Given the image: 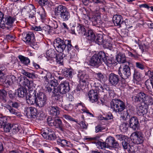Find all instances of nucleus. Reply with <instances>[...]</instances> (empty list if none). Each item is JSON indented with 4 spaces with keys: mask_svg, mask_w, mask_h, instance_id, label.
I'll return each instance as SVG.
<instances>
[{
    "mask_svg": "<svg viewBox=\"0 0 153 153\" xmlns=\"http://www.w3.org/2000/svg\"><path fill=\"white\" fill-rule=\"evenodd\" d=\"M104 56L105 53L102 51H100L98 53L94 54L89 61V65L98 68L102 63Z\"/></svg>",
    "mask_w": 153,
    "mask_h": 153,
    "instance_id": "4",
    "label": "nucleus"
},
{
    "mask_svg": "<svg viewBox=\"0 0 153 153\" xmlns=\"http://www.w3.org/2000/svg\"><path fill=\"white\" fill-rule=\"evenodd\" d=\"M136 67L141 70H143L145 68V66L141 63L140 62H136Z\"/></svg>",
    "mask_w": 153,
    "mask_h": 153,
    "instance_id": "62",
    "label": "nucleus"
},
{
    "mask_svg": "<svg viewBox=\"0 0 153 153\" xmlns=\"http://www.w3.org/2000/svg\"><path fill=\"white\" fill-rule=\"evenodd\" d=\"M105 142L107 146L116 148L118 145L117 141L113 137L109 136L106 139Z\"/></svg>",
    "mask_w": 153,
    "mask_h": 153,
    "instance_id": "19",
    "label": "nucleus"
},
{
    "mask_svg": "<svg viewBox=\"0 0 153 153\" xmlns=\"http://www.w3.org/2000/svg\"><path fill=\"white\" fill-rule=\"evenodd\" d=\"M41 74L42 78L45 82H49L52 78V75L50 72L46 70L42 71Z\"/></svg>",
    "mask_w": 153,
    "mask_h": 153,
    "instance_id": "24",
    "label": "nucleus"
},
{
    "mask_svg": "<svg viewBox=\"0 0 153 153\" xmlns=\"http://www.w3.org/2000/svg\"><path fill=\"white\" fill-rule=\"evenodd\" d=\"M42 136L46 140H55L56 138V136L54 131L51 129L48 130V132H44Z\"/></svg>",
    "mask_w": 153,
    "mask_h": 153,
    "instance_id": "17",
    "label": "nucleus"
},
{
    "mask_svg": "<svg viewBox=\"0 0 153 153\" xmlns=\"http://www.w3.org/2000/svg\"><path fill=\"white\" fill-rule=\"evenodd\" d=\"M41 7L45 6L48 4V0H35Z\"/></svg>",
    "mask_w": 153,
    "mask_h": 153,
    "instance_id": "56",
    "label": "nucleus"
},
{
    "mask_svg": "<svg viewBox=\"0 0 153 153\" xmlns=\"http://www.w3.org/2000/svg\"><path fill=\"white\" fill-rule=\"evenodd\" d=\"M110 106L113 111L119 114L123 111L126 106L125 103L121 100L115 99L110 102Z\"/></svg>",
    "mask_w": 153,
    "mask_h": 153,
    "instance_id": "3",
    "label": "nucleus"
},
{
    "mask_svg": "<svg viewBox=\"0 0 153 153\" xmlns=\"http://www.w3.org/2000/svg\"><path fill=\"white\" fill-rule=\"evenodd\" d=\"M129 149L128 150V152L130 153H135L138 150L137 146L136 145L134 144L132 146L129 145Z\"/></svg>",
    "mask_w": 153,
    "mask_h": 153,
    "instance_id": "46",
    "label": "nucleus"
},
{
    "mask_svg": "<svg viewBox=\"0 0 153 153\" xmlns=\"http://www.w3.org/2000/svg\"><path fill=\"white\" fill-rule=\"evenodd\" d=\"M31 93H32V94H30L28 98H27V102L29 104L32 105L36 104V105L37 96L36 91L34 90L33 91H32Z\"/></svg>",
    "mask_w": 153,
    "mask_h": 153,
    "instance_id": "21",
    "label": "nucleus"
},
{
    "mask_svg": "<svg viewBox=\"0 0 153 153\" xmlns=\"http://www.w3.org/2000/svg\"><path fill=\"white\" fill-rule=\"evenodd\" d=\"M7 118L6 117H2L0 118V128L3 127L4 125L8 123Z\"/></svg>",
    "mask_w": 153,
    "mask_h": 153,
    "instance_id": "45",
    "label": "nucleus"
},
{
    "mask_svg": "<svg viewBox=\"0 0 153 153\" xmlns=\"http://www.w3.org/2000/svg\"><path fill=\"white\" fill-rule=\"evenodd\" d=\"M129 126L134 131L137 130L139 125L138 119L135 117H131L129 120Z\"/></svg>",
    "mask_w": 153,
    "mask_h": 153,
    "instance_id": "16",
    "label": "nucleus"
},
{
    "mask_svg": "<svg viewBox=\"0 0 153 153\" xmlns=\"http://www.w3.org/2000/svg\"><path fill=\"white\" fill-rule=\"evenodd\" d=\"M12 127L11 123H8L1 128H2L5 132H9L10 131V130L12 128Z\"/></svg>",
    "mask_w": 153,
    "mask_h": 153,
    "instance_id": "44",
    "label": "nucleus"
},
{
    "mask_svg": "<svg viewBox=\"0 0 153 153\" xmlns=\"http://www.w3.org/2000/svg\"><path fill=\"white\" fill-rule=\"evenodd\" d=\"M132 98L135 102H143L139 93H138L136 96L133 97Z\"/></svg>",
    "mask_w": 153,
    "mask_h": 153,
    "instance_id": "51",
    "label": "nucleus"
},
{
    "mask_svg": "<svg viewBox=\"0 0 153 153\" xmlns=\"http://www.w3.org/2000/svg\"><path fill=\"white\" fill-rule=\"evenodd\" d=\"M52 78L56 79L57 80L58 79L61 80H62L63 78L61 76V75H60L59 73L56 72H55L54 73L53 75L52 76Z\"/></svg>",
    "mask_w": 153,
    "mask_h": 153,
    "instance_id": "54",
    "label": "nucleus"
},
{
    "mask_svg": "<svg viewBox=\"0 0 153 153\" xmlns=\"http://www.w3.org/2000/svg\"><path fill=\"white\" fill-rule=\"evenodd\" d=\"M55 126L56 128L61 129L63 127L62 120L59 117H56L54 119Z\"/></svg>",
    "mask_w": 153,
    "mask_h": 153,
    "instance_id": "35",
    "label": "nucleus"
},
{
    "mask_svg": "<svg viewBox=\"0 0 153 153\" xmlns=\"http://www.w3.org/2000/svg\"><path fill=\"white\" fill-rule=\"evenodd\" d=\"M56 54L55 51L52 49H50L48 50L46 53V58H55Z\"/></svg>",
    "mask_w": 153,
    "mask_h": 153,
    "instance_id": "36",
    "label": "nucleus"
},
{
    "mask_svg": "<svg viewBox=\"0 0 153 153\" xmlns=\"http://www.w3.org/2000/svg\"><path fill=\"white\" fill-rule=\"evenodd\" d=\"M145 84L148 90L151 92V95H153V82L147 80L146 81Z\"/></svg>",
    "mask_w": 153,
    "mask_h": 153,
    "instance_id": "33",
    "label": "nucleus"
},
{
    "mask_svg": "<svg viewBox=\"0 0 153 153\" xmlns=\"http://www.w3.org/2000/svg\"><path fill=\"white\" fill-rule=\"evenodd\" d=\"M78 77L82 82H87L90 83L91 84H92L91 82V79L92 77L88 73L86 74L82 72L79 71L78 74Z\"/></svg>",
    "mask_w": 153,
    "mask_h": 153,
    "instance_id": "13",
    "label": "nucleus"
},
{
    "mask_svg": "<svg viewBox=\"0 0 153 153\" xmlns=\"http://www.w3.org/2000/svg\"><path fill=\"white\" fill-rule=\"evenodd\" d=\"M54 14L59 19L63 21H68L71 16L70 13L67 8L62 5L56 7L55 9Z\"/></svg>",
    "mask_w": 153,
    "mask_h": 153,
    "instance_id": "1",
    "label": "nucleus"
},
{
    "mask_svg": "<svg viewBox=\"0 0 153 153\" xmlns=\"http://www.w3.org/2000/svg\"><path fill=\"white\" fill-rule=\"evenodd\" d=\"M63 53H60L58 55L56 54V56L55 57L56 62L61 65H63Z\"/></svg>",
    "mask_w": 153,
    "mask_h": 153,
    "instance_id": "38",
    "label": "nucleus"
},
{
    "mask_svg": "<svg viewBox=\"0 0 153 153\" xmlns=\"http://www.w3.org/2000/svg\"><path fill=\"white\" fill-rule=\"evenodd\" d=\"M6 69L4 68H0V79H3L6 74Z\"/></svg>",
    "mask_w": 153,
    "mask_h": 153,
    "instance_id": "59",
    "label": "nucleus"
},
{
    "mask_svg": "<svg viewBox=\"0 0 153 153\" xmlns=\"http://www.w3.org/2000/svg\"><path fill=\"white\" fill-rule=\"evenodd\" d=\"M22 73L30 78L33 79L36 78V77L34 73H30L27 72L25 70H22Z\"/></svg>",
    "mask_w": 153,
    "mask_h": 153,
    "instance_id": "41",
    "label": "nucleus"
},
{
    "mask_svg": "<svg viewBox=\"0 0 153 153\" xmlns=\"http://www.w3.org/2000/svg\"><path fill=\"white\" fill-rule=\"evenodd\" d=\"M47 100L46 95L42 92L37 94L36 106L39 107H44L46 104Z\"/></svg>",
    "mask_w": 153,
    "mask_h": 153,
    "instance_id": "9",
    "label": "nucleus"
},
{
    "mask_svg": "<svg viewBox=\"0 0 153 153\" xmlns=\"http://www.w3.org/2000/svg\"><path fill=\"white\" fill-rule=\"evenodd\" d=\"M5 107L9 110L10 113L11 114L16 116L19 115V112L13 109L10 105H6Z\"/></svg>",
    "mask_w": 153,
    "mask_h": 153,
    "instance_id": "39",
    "label": "nucleus"
},
{
    "mask_svg": "<svg viewBox=\"0 0 153 153\" xmlns=\"http://www.w3.org/2000/svg\"><path fill=\"white\" fill-rule=\"evenodd\" d=\"M133 78L134 80L137 81H139L141 80V78L140 73L135 70H134Z\"/></svg>",
    "mask_w": 153,
    "mask_h": 153,
    "instance_id": "49",
    "label": "nucleus"
},
{
    "mask_svg": "<svg viewBox=\"0 0 153 153\" xmlns=\"http://www.w3.org/2000/svg\"><path fill=\"white\" fill-rule=\"evenodd\" d=\"M62 73L63 75L68 78H71L73 74V72L71 69L65 68L62 70Z\"/></svg>",
    "mask_w": 153,
    "mask_h": 153,
    "instance_id": "34",
    "label": "nucleus"
},
{
    "mask_svg": "<svg viewBox=\"0 0 153 153\" xmlns=\"http://www.w3.org/2000/svg\"><path fill=\"white\" fill-rule=\"evenodd\" d=\"M137 113L139 116H143L147 112V110L142 105H140L137 108Z\"/></svg>",
    "mask_w": 153,
    "mask_h": 153,
    "instance_id": "32",
    "label": "nucleus"
},
{
    "mask_svg": "<svg viewBox=\"0 0 153 153\" xmlns=\"http://www.w3.org/2000/svg\"><path fill=\"white\" fill-rule=\"evenodd\" d=\"M116 59L119 63H124L126 61V58L124 54L119 53L116 57Z\"/></svg>",
    "mask_w": 153,
    "mask_h": 153,
    "instance_id": "30",
    "label": "nucleus"
},
{
    "mask_svg": "<svg viewBox=\"0 0 153 153\" xmlns=\"http://www.w3.org/2000/svg\"><path fill=\"white\" fill-rule=\"evenodd\" d=\"M113 20L115 25L119 26V27H123L126 24L122 16L120 15H114L113 18Z\"/></svg>",
    "mask_w": 153,
    "mask_h": 153,
    "instance_id": "15",
    "label": "nucleus"
},
{
    "mask_svg": "<svg viewBox=\"0 0 153 153\" xmlns=\"http://www.w3.org/2000/svg\"><path fill=\"white\" fill-rule=\"evenodd\" d=\"M131 140L134 143L136 144H140L143 143L144 139L142 133L140 131H136L132 134Z\"/></svg>",
    "mask_w": 153,
    "mask_h": 153,
    "instance_id": "10",
    "label": "nucleus"
},
{
    "mask_svg": "<svg viewBox=\"0 0 153 153\" xmlns=\"http://www.w3.org/2000/svg\"><path fill=\"white\" fill-rule=\"evenodd\" d=\"M8 94L9 97L11 99H13L15 96H16V92H14L11 90L8 91Z\"/></svg>",
    "mask_w": 153,
    "mask_h": 153,
    "instance_id": "61",
    "label": "nucleus"
},
{
    "mask_svg": "<svg viewBox=\"0 0 153 153\" xmlns=\"http://www.w3.org/2000/svg\"><path fill=\"white\" fill-rule=\"evenodd\" d=\"M12 128L11 131L14 134L16 133L19 131L20 127L18 125L15 124L12 126Z\"/></svg>",
    "mask_w": 153,
    "mask_h": 153,
    "instance_id": "53",
    "label": "nucleus"
},
{
    "mask_svg": "<svg viewBox=\"0 0 153 153\" xmlns=\"http://www.w3.org/2000/svg\"><path fill=\"white\" fill-rule=\"evenodd\" d=\"M7 76L8 77V79H9L10 80V81L13 84H14L16 82L17 79L15 76L12 75H8Z\"/></svg>",
    "mask_w": 153,
    "mask_h": 153,
    "instance_id": "57",
    "label": "nucleus"
},
{
    "mask_svg": "<svg viewBox=\"0 0 153 153\" xmlns=\"http://www.w3.org/2000/svg\"><path fill=\"white\" fill-rule=\"evenodd\" d=\"M83 36L86 37L88 40L93 42L94 41L96 35L92 30H89L87 32L85 31V33Z\"/></svg>",
    "mask_w": 153,
    "mask_h": 153,
    "instance_id": "27",
    "label": "nucleus"
},
{
    "mask_svg": "<svg viewBox=\"0 0 153 153\" xmlns=\"http://www.w3.org/2000/svg\"><path fill=\"white\" fill-rule=\"evenodd\" d=\"M7 92L4 89H1L0 90V95L1 98L5 97L7 95Z\"/></svg>",
    "mask_w": 153,
    "mask_h": 153,
    "instance_id": "64",
    "label": "nucleus"
},
{
    "mask_svg": "<svg viewBox=\"0 0 153 153\" xmlns=\"http://www.w3.org/2000/svg\"><path fill=\"white\" fill-rule=\"evenodd\" d=\"M25 9L27 12L30 14L29 17L31 18H33L35 17L34 15L36 12L35 7L33 5L30 4L25 7Z\"/></svg>",
    "mask_w": 153,
    "mask_h": 153,
    "instance_id": "25",
    "label": "nucleus"
},
{
    "mask_svg": "<svg viewBox=\"0 0 153 153\" xmlns=\"http://www.w3.org/2000/svg\"><path fill=\"white\" fill-rule=\"evenodd\" d=\"M131 139L128 137L122 142V145L123 148L125 149H127L128 146H129V143L130 142Z\"/></svg>",
    "mask_w": 153,
    "mask_h": 153,
    "instance_id": "47",
    "label": "nucleus"
},
{
    "mask_svg": "<svg viewBox=\"0 0 153 153\" xmlns=\"http://www.w3.org/2000/svg\"><path fill=\"white\" fill-rule=\"evenodd\" d=\"M120 77L118 75L114 73H111L109 75V80L111 84L115 85L120 81Z\"/></svg>",
    "mask_w": 153,
    "mask_h": 153,
    "instance_id": "20",
    "label": "nucleus"
},
{
    "mask_svg": "<svg viewBox=\"0 0 153 153\" xmlns=\"http://www.w3.org/2000/svg\"><path fill=\"white\" fill-rule=\"evenodd\" d=\"M18 58L21 62L24 65H27L30 62V60L27 57L20 55L19 56Z\"/></svg>",
    "mask_w": 153,
    "mask_h": 153,
    "instance_id": "37",
    "label": "nucleus"
},
{
    "mask_svg": "<svg viewBox=\"0 0 153 153\" xmlns=\"http://www.w3.org/2000/svg\"><path fill=\"white\" fill-rule=\"evenodd\" d=\"M47 122L49 126H55L54 119L53 120L51 117H49L47 118Z\"/></svg>",
    "mask_w": 153,
    "mask_h": 153,
    "instance_id": "58",
    "label": "nucleus"
},
{
    "mask_svg": "<svg viewBox=\"0 0 153 153\" xmlns=\"http://www.w3.org/2000/svg\"><path fill=\"white\" fill-rule=\"evenodd\" d=\"M115 137L117 140H119L120 141H123L128 137L126 136H125L124 135L122 134H117L115 135Z\"/></svg>",
    "mask_w": 153,
    "mask_h": 153,
    "instance_id": "55",
    "label": "nucleus"
},
{
    "mask_svg": "<svg viewBox=\"0 0 153 153\" xmlns=\"http://www.w3.org/2000/svg\"><path fill=\"white\" fill-rule=\"evenodd\" d=\"M131 63L129 62L126 65H123L122 68H120L119 71V74L122 78L126 79L128 78L131 75L130 68L129 65Z\"/></svg>",
    "mask_w": 153,
    "mask_h": 153,
    "instance_id": "7",
    "label": "nucleus"
},
{
    "mask_svg": "<svg viewBox=\"0 0 153 153\" xmlns=\"http://www.w3.org/2000/svg\"><path fill=\"white\" fill-rule=\"evenodd\" d=\"M19 81L20 85L23 86H27L29 89L31 88L30 81L25 77H22L20 78Z\"/></svg>",
    "mask_w": 153,
    "mask_h": 153,
    "instance_id": "26",
    "label": "nucleus"
},
{
    "mask_svg": "<svg viewBox=\"0 0 153 153\" xmlns=\"http://www.w3.org/2000/svg\"><path fill=\"white\" fill-rule=\"evenodd\" d=\"M98 144L99 146H100L99 148L101 149H103V148H106L107 146L106 142H104L99 141L98 143Z\"/></svg>",
    "mask_w": 153,
    "mask_h": 153,
    "instance_id": "63",
    "label": "nucleus"
},
{
    "mask_svg": "<svg viewBox=\"0 0 153 153\" xmlns=\"http://www.w3.org/2000/svg\"><path fill=\"white\" fill-rule=\"evenodd\" d=\"M15 20L14 17L7 15L4 17L1 24H0V27L2 28H7V29L10 28Z\"/></svg>",
    "mask_w": 153,
    "mask_h": 153,
    "instance_id": "8",
    "label": "nucleus"
},
{
    "mask_svg": "<svg viewBox=\"0 0 153 153\" xmlns=\"http://www.w3.org/2000/svg\"><path fill=\"white\" fill-rule=\"evenodd\" d=\"M47 109L50 114L53 116H57L59 114V108L55 106L49 105Z\"/></svg>",
    "mask_w": 153,
    "mask_h": 153,
    "instance_id": "23",
    "label": "nucleus"
},
{
    "mask_svg": "<svg viewBox=\"0 0 153 153\" xmlns=\"http://www.w3.org/2000/svg\"><path fill=\"white\" fill-rule=\"evenodd\" d=\"M139 93L143 102L145 101H147L149 100V99L150 100H152V98L150 97L147 94H145L143 92H141Z\"/></svg>",
    "mask_w": 153,
    "mask_h": 153,
    "instance_id": "42",
    "label": "nucleus"
},
{
    "mask_svg": "<svg viewBox=\"0 0 153 153\" xmlns=\"http://www.w3.org/2000/svg\"><path fill=\"white\" fill-rule=\"evenodd\" d=\"M54 45L56 50L59 53L63 52L66 46L67 49L68 51H71L73 48L70 40H66L64 41L59 38H58L55 40Z\"/></svg>",
    "mask_w": 153,
    "mask_h": 153,
    "instance_id": "2",
    "label": "nucleus"
},
{
    "mask_svg": "<svg viewBox=\"0 0 153 153\" xmlns=\"http://www.w3.org/2000/svg\"><path fill=\"white\" fill-rule=\"evenodd\" d=\"M62 117L63 118L65 119L66 120H68L70 121H72L75 122H77L76 120H75L74 118H72L71 117L68 115H63L62 116Z\"/></svg>",
    "mask_w": 153,
    "mask_h": 153,
    "instance_id": "60",
    "label": "nucleus"
},
{
    "mask_svg": "<svg viewBox=\"0 0 153 153\" xmlns=\"http://www.w3.org/2000/svg\"><path fill=\"white\" fill-rule=\"evenodd\" d=\"M70 89L69 82L65 81L61 82L56 88H54L53 93L55 94L59 92L60 94H64L68 92Z\"/></svg>",
    "mask_w": 153,
    "mask_h": 153,
    "instance_id": "6",
    "label": "nucleus"
},
{
    "mask_svg": "<svg viewBox=\"0 0 153 153\" xmlns=\"http://www.w3.org/2000/svg\"><path fill=\"white\" fill-rule=\"evenodd\" d=\"M49 26L52 30L56 29L58 27L57 22L55 20H53L50 21Z\"/></svg>",
    "mask_w": 153,
    "mask_h": 153,
    "instance_id": "48",
    "label": "nucleus"
},
{
    "mask_svg": "<svg viewBox=\"0 0 153 153\" xmlns=\"http://www.w3.org/2000/svg\"><path fill=\"white\" fill-rule=\"evenodd\" d=\"M93 86L95 88L96 90L99 92H103L104 88L98 82H95L94 83Z\"/></svg>",
    "mask_w": 153,
    "mask_h": 153,
    "instance_id": "43",
    "label": "nucleus"
},
{
    "mask_svg": "<svg viewBox=\"0 0 153 153\" xmlns=\"http://www.w3.org/2000/svg\"><path fill=\"white\" fill-rule=\"evenodd\" d=\"M138 45L142 52L147 51L150 47L149 44L147 42L139 43Z\"/></svg>",
    "mask_w": 153,
    "mask_h": 153,
    "instance_id": "31",
    "label": "nucleus"
},
{
    "mask_svg": "<svg viewBox=\"0 0 153 153\" xmlns=\"http://www.w3.org/2000/svg\"><path fill=\"white\" fill-rule=\"evenodd\" d=\"M50 85L52 87H53V88L54 89V88L56 87L58 85V80L56 79L51 78L50 80Z\"/></svg>",
    "mask_w": 153,
    "mask_h": 153,
    "instance_id": "52",
    "label": "nucleus"
},
{
    "mask_svg": "<svg viewBox=\"0 0 153 153\" xmlns=\"http://www.w3.org/2000/svg\"><path fill=\"white\" fill-rule=\"evenodd\" d=\"M85 30L84 27L80 25L78 26H75L72 28L71 30V33L72 34L76 35H81L83 36L85 33Z\"/></svg>",
    "mask_w": 153,
    "mask_h": 153,
    "instance_id": "14",
    "label": "nucleus"
},
{
    "mask_svg": "<svg viewBox=\"0 0 153 153\" xmlns=\"http://www.w3.org/2000/svg\"><path fill=\"white\" fill-rule=\"evenodd\" d=\"M27 90L24 88H20L16 91V94L17 97H23L26 95Z\"/></svg>",
    "mask_w": 153,
    "mask_h": 153,
    "instance_id": "29",
    "label": "nucleus"
},
{
    "mask_svg": "<svg viewBox=\"0 0 153 153\" xmlns=\"http://www.w3.org/2000/svg\"><path fill=\"white\" fill-rule=\"evenodd\" d=\"M94 42L99 45H103L106 46V41L104 39V37L102 34H97Z\"/></svg>",
    "mask_w": 153,
    "mask_h": 153,
    "instance_id": "22",
    "label": "nucleus"
},
{
    "mask_svg": "<svg viewBox=\"0 0 153 153\" xmlns=\"http://www.w3.org/2000/svg\"><path fill=\"white\" fill-rule=\"evenodd\" d=\"M23 41L26 43L29 44L32 47L35 45L36 43L35 42V39L34 35L32 32H29L26 34L25 37L23 38Z\"/></svg>",
    "mask_w": 153,
    "mask_h": 153,
    "instance_id": "11",
    "label": "nucleus"
},
{
    "mask_svg": "<svg viewBox=\"0 0 153 153\" xmlns=\"http://www.w3.org/2000/svg\"><path fill=\"white\" fill-rule=\"evenodd\" d=\"M37 110L33 107H26L24 110V113L28 118H31L37 114Z\"/></svg>",
    "mask_w": 153,
    "mask_h": 153,
    "instance_id": "12",
    "label": "nucleus"
},
{
    "mask_svg": "<svg viewBox=\"0 0 153 153\" xmlns=\"http://www.w3.org/2000/svg\"><path fill=\"white\" fill-rule=\"evenodd\" d=\"M88 96L90 101L91 102H97L98 100V94L97 91L95 90H90L88 92Z\"/></svg>",
    "mask_w": 153,
    "mask_h": 153,
    "instance_id": "18",
    "label": "nucleus"
},
{
    "mask_svg": "<svg viewBox=\"0 0 153 153\" xmlns=\"http://www.w3.org/2000/svg\"><path fill=\"white\" fill-rule=\"evenodd\" d=\"M129 126V125L126 123H123L120 127V129L123 132H125L128 130V127Z\"/></svg>",
    "mask_w": 153,
    "mask_h": 153,
    "instance_id": "50",
    "label": "nucleus"
},
{
    "mask_svg": "<svg viewBox=\"0 0 153 153\" xmlns=\"http://www.w3.org/2000/svg\"><path fill=\"white\" fill-rule=\"evenodd\" d=\"M105 8H96L93 12V17L91 18L88 15H84L85 19H88L92 21L95 24L97 23L100 19V15L101 13L105 12Z\"/></svg>",
    "mask_w": 153,
    "mask_h": 153,
    "instance_id": "5",
    "label": "nucleus"
},
{
    "mask_svg": "<svg viewBox=\"0 0 153 153\" xmlns=\"http://www.w3.org/2000/svg\"><path fill=\"white\" fill-rule=\"evenodd\" d=\"M106 65L109 67H111L112 65H115L116 62L114 59L109 58L105 53V56L103 58V60Z\"/></svg>",
    "mask_w": 153,
    "mask_h": 153,
    "instance_id": "28",
    "label": "nucleus"
},
{
    "mask_svg": "<svg viewBox=\"0 0 153 153\" xmlns=\"http://www.w3.org/2000/svg\"><path fill=\"white\" fill-rule=\"evenodd\" d=\"M57 142L59 145H61L62 147L66 146H68L67 144H68V143H69L66 140L61 139L60 138L57 139Z\"/></svg>",
    "mask_w": 153,
    "mask_h": 153,
    "instance_id": "40",
    "label": "nucleus"
}]
</instances>
